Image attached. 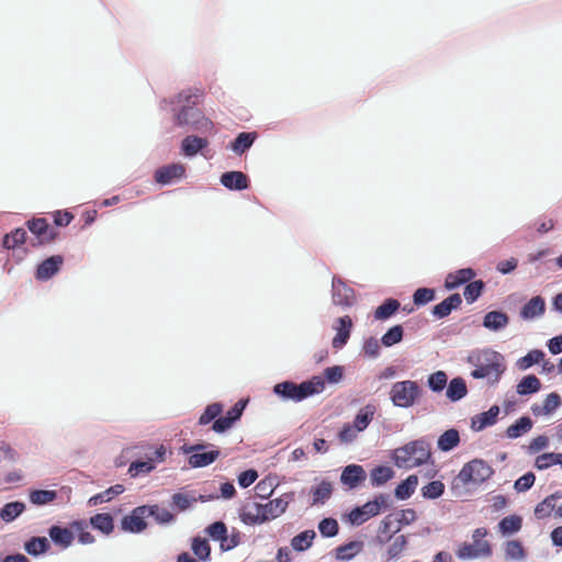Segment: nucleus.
I'll list each match as a JSON object with an SVG mask.
<instances>
[{"label":"nucleus","instance_id":"nucleus-11","mask_svg":"<svg viewBox=\"0 0 562 562\" xmlns=\"http://www.w3.org/2000/svg\"><path fill=\"white\" fill-rule=\"evenodd\" d=\"M29 231L36 236L37 241L32 243L33 246H42L56 239L58 232L50 227L46 218L37 217L26 222Z\"/></svg>","mask_w":562,"mask_h":562},{"label":"nucleus","instance_id":"nucleus-59","mask_svg":"<svg viewBox=\"0 0 562 562\" xmlns=\"http://www.w3.org/2000/svg\"><path fill=\"white\" fill-rule=\"evenodd\" d=\"M391 457L397 468H408L412 460L408 443L394 449Z\"/></svg>","mask_w":562,"mask_h":562},{"label":"nucleus","instance_id":"nucleus-31","mask_svg":"<svg viewBox=\"0 0 562 562\" xmlns=\"http://www.w3.org/2000/svg\"><path fill=\"white\" fill-rule=\"evenodd\" d=\"M25 552L32 557L45 554L50 549V542L46 537L34 536L24 542Z\"/></svg>","mask_w":562,"mask_h":562},{"label":"nucleus","instance_id":"nucleus-36","mask_svg":"<svg viewBox=\"0 0 562 562\" xmlns=\"http://www.w3.org/2000/svg\"><path fill=\"white\" fill-rule=\"evenodd\" d=\"M540 390L541 382L535 374L522 376V379L516 385V392L521 396L538 393Z\"/></svg>","mask_w":562,"mask_h":562},{"label":"nucleus","instance_id":"nucleus-6","mask_svg":"<svg viewBox=\"0 0 562 562\" xmlns=\"http://www.w3.org/2000/svg\"><path fill=\"white\" fill-rule=\"evenodd\" d=\"M494 474L493 468L483 459H473L467 462L453 481L454 488L457 483L462 485H481Z\"/></svg>","mask_w":562,"mask_h":562},{"label":"nucleus","instance_id":"nucleus-22","mask_svg":"<svg viewBox=\"0 0 562 562\" xmlns=\"http://www.w3.org/2000/svg\"><path fill=\"white\" fill-rule=\"evenodd\" d=\"M499 407L497 405L491 406L487 411L480 413L472 417L471 419V428L473 431H482L487 427H491L496 424L497 417L499 415Z\"/></svg>","mask_w":562,"mask_h":562},{"label":"nucleus","instance_id":"nucleus-2","mask_svg":"<svg viewBox=\"0 0 562 562\" xmlns=\"http://www.w3.org/2000/svg\"><path fill=\"white\" fill-rule=\"evenodd\" d=\"M467 362L474 367L471 376L486 379L490 385L497 384L506 370L504 356L491 348L472 350Z\"/></svg>","mask_w":562,"mask_h":562},{"label":"nucleus","instance_id":"nucleus-32","mask_svg":"<svg viewBox=\"0 0 562 562\" xmlns=\"http://www.w3.org/2000/svg\"><path fill=\"white\" fill-rule=\"evenodd\" d=\"M369 476L372 487H381L395 476V471L389 465H376Z\"/></svg>","mask_w":562,"mask_h":562},{"label":"nucleus","instance_id":"nucleus-37","mask_svg":"<svg viewBox=\"0 0 562 562\" xmlns=\"http://www.w3.org/2000/svg\"><path fill=\"white\" fill-rule=\"evenodd\" d=\"M316 532L313 529L301 531L291 539V548L296 552H304L313 546Z\"/></svg>","mask_w":562,"mask_h":562},{"label":"nucleus","instance_id":"nucleus-35","mask_svg":"<svg viewBox=\"0 0 562 562\" xmlns=\"http://www.w3.org/2000/svg\"><path fill=\"white\" fill-rule=\"evenodd\" d=\"M460 443V434L456 428L443 431L437 440V447L442 452H449Z\"/></svg>","mask_w":562,"mask_h":562},{"label":"nucleus","instance_id":"nucleus-62","mask_svg":"<svg viewBox=\"0 0 562 562\" xmlns=\"http://www.w3.org/2000/svg\"><path fill=\"white\" fill-rule=\"evenodd\" d=\"M436 299V292L430 288H418L413 294V302L416 306H424Z\"/></svg>","mask_w":562,"mask_h":562},{"label":"nucleus","instance_id":"nucleus-49","mask_svg":"<svg viewBox=\"0 0 562 562\" xmlns=\"http://www.w3.org/2000/svg\"><path fill=\"white\" fill-rule=\"evenodd\" d=\"M404 338V328L402 325L390 327L381 337V345L390 348L400 344Z\"/></svg>","mask_w":562,"mask_h":562},{"label":"nucleus","instance_id":"nucleus-28","mask_svg":"<svg viewBox=\"0 0 562 562\" xmlns=\"http://www.w3.org/2000/svg\"><path fill=\"white\" fill-rule=\"evenodd\" d=\"M363 542L360 540H352L348 543L340 544L335 549V558L338 561H351L357 554L363 550Z\"/></svg>","mask_w":562,"mask_h":562},{"label":"nucleus","instance_id":"nucleus-25","mask_svg":"<svg viewBox=\"0 0 562 562\" xmlns=\"http://www.w3.org/2000/svg\"><path fill=\"white\" fill-rule=\"evenodd\" d=\"M546 312V301L542 296L536 295L531 297L524 306L520 308L519 316L524 321H531L538 317H541Z\"/></svg>","mask_w":562,"mask_h":562},{"label":"nucleus","instance_id":"nucleus-54","mask_svg":"<svg viewBox=\"0 0 562 562\" xmlns=\"http://www.w3.org/2000/svg\"><path fill=\"white\" fill-rule=\"evenodd\" d=\"M484 289H485V282L483 280H474V281L471 280L465 285L464 291H463L465 301L469 304L474 303L482 295Z\"/></svg>","mask_w":562,"mask_h":562},{"label":"nucleus","instance_id":"nucleus-57","mask_svg":"<svg viewBox=\"0 0 562 562\" xmlns=\"http://www.w3.org/2000/svg\"><path fill=\"white\" fill-rule=\"evenodd\" d=\"M345 375V367L342 366H331L327 367L323 371L322 379L324 380V384L327 382L328 384H338L342 381Z\"/></svg>","mask_w":562,"mask_h":562},{"label":"nucleus","instance_id":"nucleus-42","mask_svg":"<svg viewBox=\"0 0 562 562\" xmlns=\"http://www.w3.org/2000/svg\"><path fill=\"white\" fill-rule=\"evenodd\" d=\"M26 237L27 234L24 228H15L2 237L1 245L5 249L15 250L16 248L25 244Z\"/></svg>","mask_w":562,"mask_h":562},{"label":"nucleus","instance_id":"nucleus-12","mask_svg":"<svg viewBox=\"0 0 562 562\" xmlns=\"http://www.w3.org/2000/svg\"><path fill=\"white\" fill-rule=\"evenodd\" d=\"M146 518L145 506H137L122 518L121 528L130 533H140L147 528Z\"/></svg>","mask_w":562,"mask_h":562},{"label":"nucleus","instance_id":"nucleus-23","mask_svg":"<svg viewBox=\"0 0 562 562\" xmlns=\"http://www.w3.org/2000/svg\"><path fill=\"white\" fill-rule=\"evenodd\" d=\"M462 304V299L459 293L450 294L440 303L432 306L431 314L438 318L442 319L448 317L452 311L458 310Z\"/></svg>","mask_w":562,"mask_h":562},{"label":"nucleus","instance_id":"nucleus-52","mask_svg":"<svg viewBox=\"0 0 562 562\" xmlns=\"http://www.w3.org/2000/svg\"><path fill=\"white\" fill-rule=\"evenodd\" d=\"M75 532H77L78 541L81 544H91L95 541L94 536L88 530V524L83 519H76L70 524Z\"/></svg>","mask_w":562,"mask_h":562},{"label":"nucleus","instance_id":"nucleus-55","mask_svg":"<svg viewBox=\"0 0 562 562\" xmlns=\"http://www.w3.org/2000/svg\"><path fill=\"white\" fill-rule=\"evenodd\" d=\"M561 465L562 468V453L546 452L537 457L535 465L538 470H546L551 465Z\"/></svg>","mask_w":562,"mask_h":562},{"label":"nucleus","instance_id":"nucleus-58","mask_svg":"<svg viewBox=\"0 0 562 562\" xmlns=\"http://www.w3.org/2000/svg\"><path fill=\"white\" fill-rule=\"evenodd\" d=\"M445 493V484L441 481H431L422 488V496L427 499H437Z\"/></svg>","mask_w":562,"mask_h":562},{"label":"nucleus","instance_id":"nucleus-33","mask_svg":"<svg viewBox=\"0 0 562 562\" xmlns=\"http://www.w3.org/2000/svg\"><path fill=\"white\" fill-rule=\"evenodd\" d=\"M418 485V477L416 474L408 475L403 480L394 490V497L400 501L408 499L415 492Z\"/></svg>","mask_w":562,"mask_h":562},{"label":"nucleus","instance_id":"nucleus-8","mask_svg":"<svg viewBox=\"0 0 562 562\" xmlns=\"http://www.w3.org/2000/svg\"><path fill=\"white\" fill-rule=\"evenodd\" d=\"M205 443L183 445L180 449L182 453L188 454V463L190 467L198 469L212 464L218 457V449L205 451Z\"/></svg>","mask_w":562,"mask_h":562},{"label":"nucleus","instance_id":"nucleus-30","mask_svg":"<svg viewBox=\"0 0 562 562\" xmlns=\"http://www.w3.org/2000/svg\"><path fill=\"white\" fill-rule=\"evenodd\" d=\"M446 389V396L452 403L461 401L468 394L465 380L461 376L451 379Z\"/></svg>","mask_w":562,"mask_h":562},{"label":"nucleus","instance_id":"nucleus-45","mask_svg":"<svg viewBox=\"0 0 562 562\" xmlns=\"http://www.w3.org/2000/svg\"><path fill=\"white\" fill-rule=\"evenodd\" d=\"M125 487L122 484L110 486L105 491L91 496L88 501L89 506H97L110 502L114 496L122 494Z\"/></svg>","mask_w":562,"mask_h":562},{"label":"nucleus","instance_id":"nucleus-1","mask_svg":"<svg viewBox=\"0 0 562 562\" xmlns=\"http://www.w3.org/2000/svg\"><path fill=\"white\" fill-rule=\"evenodd\" d=\"M200 97L201 93L198 89L182 90L173 98L162 99L159 103V108L166 110L170 106L172 121L177 127L202 133L211 132L214 126L213 122L196 106Z\"/></svg>","mask_w":562,"mask_h":562},{"label":"nucleus","instance_id":"nucleus-47","mask_svg":"<svg viewBox=\"0 0 562 562\" xmlns=\"http://www.w3.org/2000/svg\"><path fill=\"white\" fill-rule=\"evenodd\" d=\"M333 493V485L329 481L323 480L319 484L312 487L311 494L313 497L312 505L324 504Z\"/></svg>","mask_w":562,"mask_h":562},{"label":"nucleus","instance_id":"nucleus-15","mask_svg":"<svg viewBox=\"0 0 562 562\" xmlns=\"http://www.w3.org/2000/svg\"><path fill=\"white\" fill-rule=\"evenodd\" d=\"M184 176V165L180 162H172L156 169L154 178L157 183L168 186L175 180L182 179Z\"/></svg>","mask_w":562,"mask_h":562},{"label":"nucleus","instance_id":"nucleus-26","mask_svg":"<svg viewBox=\"0 0 562 562\" xmlns=\"http://www.w3.org/2000/svg\"><path fill=\"white\" fill-rule=\"evenodd\" d=\"M209 146V140L196 135H188L181 140V153L186 157H194Z\"/></svg>","mask_w":562,"mask_h":562},{"label":"nucleus","instance_id":"nucleus-16","mask_svg":"<svg viewBox=\"0 0 562 562\" xmlns=\"http://www.w3.org/2000/svg\"><path fill=\"white\" fill-rule=\"evenodd\" d=\"M367 479V473L360 464L346 465L340 474V483L349 490H355L360 486Z\"/></svg>","mask_w":562,"mask_h":562},{"label":"nucleus","instance_id":"nucleus-41","mask_svg":"<svg viewBox=\"0 0 562 562\" xmlns=\"http://www.w3.org/2000/svg\"><path fill=\"white\" fill-rule=\"evenodd\" d=\"M401 307L398 300L389 297L382 302L374 311V318L378 321H386L391 318Z\"/></svg>","mask_w":562,"mask_h":562},{"label":"nucleus","instance_id":"nucleus-20","mask_svg":"<svg viewBox=\"0 0 562 562\" xmlns=\"http://www.w3.org/2000/svg\"><path fill=\"white\" fill-rule=\"evenodd\" d=\"M509 324V316L499 310L487 312L483 316L482 326L490 331L499 333Z\"/></svg>","mask_w":562,"mask_h":562},{"label":"nucleus","instance_id":"nucleus-29","mask_svg":"<svg viewBox=\"0 0 562 562\" xmlns=\"http://www.w3.org/2000/svg\"><path fill=\"white\" fill-rule=\"evenodd\" d=\"M533 420L530 416L524 415L514 422L507 429L505 430V436L508 439H517L525 434L529 432L532 429Z\"/></svg>","mask_w":562,"mask_h":562},{"label":"nucleus","instance_id":"nucleus-9","mask_svg":"<svg viewBox=\"0 0 562 562\" xmlns=\"http://www.w3.org/2000/svg\"><path fill=\"white\" fill-rule=\"evenodd\" d=\"M248 398L238 400L224 416L218 417L212 425V430L216 434H224L237 423L248 405Z\"/></svg>","mask_w":562,"mask_h":562},{"label":"nucleus","instance_id":"nucleus-17","mask_svg":"<svg viewBox=\"0 0 562 562\" xmlns=\"http://www.w3.org/2000/svg\"><path fill=\"white\" fill-rule=\"evenodd\" d=\"M50 541L61 550H66L74 543L75 531L70 527H64L60 525H52L47 530Z\"/></svg>","mask_w":562,"mask_h":562},{"label":"nucleus","instance_id":"nucleus-14","mask_svg":"<svg viewBox=\"0 0 562 562\" xmlns=\"http://www.w3.org/2000/svg\"><path fill=\"white\" fill-rule=\"evenodd\" d=\"M379 505L376 502L368 501L361 506L353 507L348 514V521L352 526H361L369 519L378 516Z\"/></svg>","mask_w":562,"mask_h":562},{"label":"nucleus","instance_id":"nucleus-39","mask_svg":"<svg viewBox=\"0 0 562 562\" xmlns=\"http://www.w3.org/2000/svg\"><path fill=\"white\" fill-rule=\"evenodd\" d=\"M25 508V504L21 501L7 503L0 509V518L7 524L12 522L24 513Z\"/></svg>","mask_w":562,"mask_h":562},{"label":"nucleus","instance_id":"nucleus-56","mask_svg":"<svg viewBox=\"0 0 562 562\" xmlns=\"http://www.w3.org/2000/svg\"><path fill=\"white\" fill-rule=\"evenodd\" d=\"M205 532L214 541H220V543L227 541V527L221 520L214 521L211 525H209L205 528Z\"/></svg>","mask_w":562,"mask_h":562},{"label":"nucleus","instance_id":"nucleus-13","mask_svg":"<svg viewBox=\"0 0 562 562\" xmlns=\"http://www.w3.org/2000/svg\"><path fill=\"white\" fill-rule=\"evenodd\" d=\"M64 263V257L61 255H53L43 261H41L35 270V279L37 281H47L56 276Z\"/></svg>","mask_w":562,"mask_h":562},{"label":"nucleus","instance_id":"nucleus-60","mask_svg":"<svg viewBox=\"0 0 562 562\" xmlns=\"http://www.w3.org/2000/svg\"><path fill=\"white\" fill-rule=\"evenodd\" d=\"M417 518L416 512L413 508L402 509L400 513L394 514V519L396 520L395 529L393 533H397L401 530L402 526H407L414 522Z\"/></svg>","mask_w":562,"mask_h":562},{"label":"nucleus","instance_id":"nucleus-61","mask_svg":"<svg viewBox=\"0 0 562 562\" xmlns=\"http://www.w3.org/2000/svg\"><path fill=\"white\" fill-rule=\"evenodd\" d=\"M318 530L323 537L333 538L338 535L339 525L335 518H331V517L323 518L318 522Z\"/></svg>","mask_w":562,"mask_h":562},{"label":"nucleus","instance_id":"nucleus-44","mask_svg":"<svg viewBox=\"0 0 562 562\" xmlns=\"http://www.w3.org/2000/svg\"><path fill=\"white\" fill-rule=\"evenodd\" d=\"M521 526L522 518L518 515L506 516L498 522V529L503 536L517 533L521 529Z\"/></svg>","mask_w":562,"mask_h":562},{"label":"nucleus","instance_id":"nucleus-51","mask_svg":"<svg viewBox=\"0 0 562 562\" xmlns=\"http://www.w3.org/2000/svg\"><path fill=\"white\" fill-rule=\"evenodd\" d=\"M546 357L541 349H532L524 357L519 358L516 366L519 370L525 371L535 364L540 363Z\"/></svg>","mask_w":562,"mask_h":562},{"label":"nucleus","instance_id":"nucleus-24","mask_svg":"<svg viewBox=\"0 0 562 562\" xmlns=\"http://www.w3.org/2000/svg\"><path fill=\"white\" fill-rule=\"evenodd\" d=\"M476 272L472 268H462L454 272H450L447 274L445 279V288L447 290H454L463 284H468L474 277Z\"/></svg>","mask_w":562,"mask_h":562},{"label":"nucleus","instance_id":"nucleus-53","mask_svg":"<svg viewBox=\"0 0 562 562\" xmlns=\"http://www.w3.org/2000/svg\"><path fill=\"white\" fill-rule=\"evenodd\" d=\"M448 385V374L442 371L438 370L427 378V386L430 391L434 393H440L442 392Z\"/></svg>","mask_w":562,"mask_h":562},{"label":"nucleus","instance_id":"nucleus-40","mask_svg":"<svg viewBox=\"0 0 562 562\" xmlns=\"http://www.w3.org/2000/svg\"><path fill=\"white\" fill-rule=\"evenodd\" d=\"M147 517H153L159 525H168L175 521V515L159 505H144Z\"/></svg>","mask_w":562,"mask_h":562},{"label":"nucleus","instance_id":"nucleus-34","mask_svg":"<svg viewBox=\"0 0 562 562\" xmlns=\"http://www.w3.org/2000/svg\"><path fill=\"white\" fill-rule=\"evenodd\" d=\"M375 412L376 408L373 404H367L364 407L358 411L351 425L360 432L366 430L371 424Z\"/></svg>","mask_w":562,"mask_h":562},{"label":"nucleus","instance_id":"nucleus-4","mask_svg":"<svg viewBox=\"0 0 562 562\" xmlns=\"http://www.w3.org/2000/svg\"><path fill=\"white\" fill-rule=\"evenodd\" d=\"M325 390L324 380L321 375H313L301 383L285 380L273 385L272 392L282 401L300 403L311 396L321 394Z\"/></svg>","mask_w":562,"mask_h":562},{"label":"nucleus","instance_id":"nucleus-10","mask_svg":"<svg viewBox=\"0 0 562 562\" xmlns=\"http://www.w3.org/2000/svg\"><path fill=\"white\" fill-rule=\"evenodd\" d=\"M331 299L334 305L348 308L356 303V293L340 277L334 276L331 280Z\"/></svg>","mask_w":562,"mask_h":562},{"label":"nucleus","instance_id":"nucleus-7","mask_svg":"<svg viewBox=\"0 0 562 562\" xmlns=\"http://www.w3.org/2000/svg\"><path fill=\"white\" fill-rule=\"evenodd\" d=\"M488 531L486 528H476L472 532V543L463 542L456 552L458 559L467 561L477 558H490L492 547L484 538Z\"/></svg>","mask_w":562,"mask_h":562},{"label":"nucleus","instance_id":"nucleus-38","mask_svg":"<svg viewBox=\"0 0 562 562\" xmlns=\"http://www.w3.org/2000/svg\"><path fill=\"white\" fill-rule=\"evenodd\" d=\"M58 498V492L54 490H31L29 499L35 506H45L52 504Z\"/></svg>","mask_w":562,"mask_h":562},{"label":"nucleus","instance_id":"nucleus-63","mask_svg":"<svg viewBox=\"0 0 562 562\" xmlns=\"http://www.w3.org/2000/svg\"><path fill=\"white\" fill-rule=\"evenodd\" d=\"M155 469V464L151 460H135L130 464L128 474L132 477H136L140 474H147Z\"/></svg>","mask_w":562,"mask_h":562},{"label":"nucleus","instance_id":"nucleus-48","mask_svg":"<svg viewBox=\"0 0 562 562\" xmlns=\"http://www.w3.org/2000/svg\"><path fill=\"white\" fill-rule=\"evenodd\" d=\"M224 405L221 402H214L212 404H209L201 416L199 417L198 424L200 426L209 425L210 423H214L215 419L221 417V414L223 413Z\"/></svg>","mask_w":562,"mask_h":562},{"label":"nucleus","instance_id":"nucleus-3","mask_svg":"<svg viewBox=\"0 0 562 562\" xmlns=\"http://www.w3.org/2000/svg\"><path fill=\"white\" fill-rule=\"evenodd\" d=\"M294 492H288L266 504L252 503L246 505L240 509L239 518L248 526L262 525L284 514L289 504L294 501Z\"/></svg>","mask_w":562,"mask_h":562},{"label":"nucleus","instance_id":"nucleus-64","mask_svg":"<svg viewBox=\"0 0 562 562\" xmlns=\"http://www.w3.org/2000/svg\"><path fill=\"white\" fill-rule=\"evenodd\" d=\"M554 507V495H549L536 506L535 515L537 518L548 517L551 515Z\"/></svg>","mask_w":562,"mask_h":562},{"label":"nucleus","instance_id":"nucleus-46","mask_svg":"<svg viewBox=\"0 0 562 562\" xmlns=\"http://www.w3.org/2000/svg\"><path fill=\"white\" fill-rule=\"evenodd\" d=\"M89 522L92 528L101 531L104 535H110L114 529L113 517L106 513L95 514L90 518Z\"/></svg>","mask_w":562,"mask_h":562},{"label":"nucleus","instance_id":"nucleus-19","mask_svg":"<svg viewBox=\"0 0 562 562\" xmlns=\"http://www.w3.org/2000/svg\"><path fill=\"white\" fill-rule=\"evenodd\" d=\"M220 182L231 191H243L249 188V178L243 171H226L221 175Z\"/></svg>","mask_w":562,"mask_h":562},{"label":"nucleus","instance_id":"nucleus-18","mask_svg":"<svg viewBox=\"0 0 562 562\" xmlns=\"http://www.w3.org/2000/svg\"><path fill=\"white\" fill-rule=\"evenodd\" d=\"M408 448L414 462L411 467H420L429 462L431 458L430 443L426 438H419L408 442Z\"/></svg>","mask_w":562,"mask_h":562},{"label":"nucleus","instance_id":"nucleus-50","mask_svg":"<svg viewBox=\"0 0 562 562\" xmlns=\"http://www.w3.org/2000/svg\"><path fill=\"white\" fill-rule=\"evenodd\" d=\"M505 559L508 561H521L526 557L522 543L519 540H508L504 543Z\"/></svg>","mask_w":562,"mask_h":562},{"label":"nucleus","instance_id":"nucleus-43","mask_svg":"<svg viewBox=\"0 0 562 562\" xmlns=\"http://www.w3.org/2000/svg\"><path fill=\"white\" fill-rule=\"evenodd\" d=\"M191 550L193 554L203 562H207L211 559V546L207 539L200 536H195L191 540Z\"/></svg>","mask_w":562,"mask_h":562},{"label":"nucleus","instance_id":"nucleus-21","mask_svg":"<svg viewBox=\"0 0 562 562\" xmlns=\"http://www.w3.org/2000/svg\"><path fill=\"white\" fill-rule=\"evenodd\" d=\"M337 323H338V327H336L337 333L331 340V346L334 349L340 350L347 345V342L350 338L351 328H352V319L350 318V316L345 315V316L338 317Z\"/></svg>","mask_w":562,"mask_h":562},{"label":"nucleus","instance_id":"nucleus-5","mask_svg":"<svg viewBox=\"0 0 562 562\" xmlns=\"http://www.w3.org/2000/svg\"><path fill=\"white\" fill-rule=\"evenodd\" d=\"M423 393L417 381L403 380L392 384L389 395L393 406L411 408L420 401Z\"/></svg>","mask_w":562,"mask_h":562},{"label":"nucleus","instance_id":"nucleus-27","mask_svg":"<svg viewBox=\"0 0 562 562\" xmlns=\"http://www.w3.org/2000/svg\"><path fill=\"white\" fill-rule=\"evenodd\" d=\"M256 139V132H241L229 143L228 148L236 155L241 156L251 148Z\"/></svg>","mask_w":562,"mask_h":562}]
</instances>
